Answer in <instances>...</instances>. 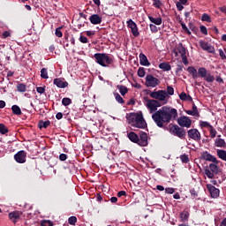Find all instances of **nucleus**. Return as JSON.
<instances>
[{
  "label": "nucleus",
  "mask_w": 226,
  "mask_h": 226,
  "mask_svg": "<svg viewBox=\"0 0 226 226\" xmlns=\"http://www.w3.org/2000/svg\"><path fill=\"white\" fill-rule=\"evenodd\" d=\"M177 124L182 126V128H190L192 126V119L186 116L180 117L177 119Z\"/></svg>",
  "instance_id": "9"
},
{
  "label": "nucleus",
  "mask_w": 226,
  "mask_h": 226,
  "mask_svg": "<svg viewBox=\"0 0 226 226\" xmlns=\"http://www.w3.org/2000/svg\"><path fill=\"white\" fill-rule=\"evenodd\" d=\"M185 113H187L188 116H193V117H200V113H199V109L195 104L192 105V110H185Z\"/></svg>",
  "instance_id": "20"
},
{
  "label": "nucleus",
  "mask_w": 226,
  "mask_h": 226,
  "mask_svg": "<svg viewBox=\"0 0 226 226\" xmlns=\"http://www.w3.org/2000/svg\"><path fill=\"white\" fill-rule=\"evenodd\" d=\"M127 27L131 29V33L135 38L140 34L139 32V27L137 26V23H135L132 19L127 20Z\"/></svg>",
  "instance_id": "8"
},
{
  "label": "nucleus",
  "mask_w": 226,
  "mask_h": 226,
  "mask_svg": "<svg viewBox=\"0 0 226 226\" xmlns=\"http://www.w3.org/2000/svg\"><path fill=\"white\" fill-rule=\"evenodd\" d=\"M208 170L214 172V174H218L220 172V168H218V163H210L208 166Z\"/></svg>",
  "instance_id": "24"
},
{
  "label": "nucleus",
  "mask_w": 226,
  "mask_h": 226,
  "mask_svg": "<svg viewBox=\"0 0 226 226\" xmlns=\"http://www.w3.org/2000/svg\"><path fill=\"white\" fill-rule=\"evenodd\" d=\"M126 195V192L124 191H120L117 192V197H124Z\"/></svg>",
  "instance_id": "64"
},
{
  "label": "nucleus",
  "mask_w": 226,
  "mask_h": 226,
  "mask_svg": "<svg viewBox=\"0 0 226 226\" xmlns=\"http://www.w3.org/2000/svg\"><path fill=\"white\" fill-rule=\"evenodd\" d=\"M174 192H176V189H174L172 187H168L165 189V193H169L170 195H172V193H174Z\"/></svg>",
  "instance_id": "53"
},
{
  "label": "nucleus",
  "mask_w": 226,
  "mask_h": 226,
  "mask_svg": "<svg viewBox=\"0 0 226 226\" xmlns=\"http://www.w3.org/2000/svg\"><path fill=\"white\" fill-rule=\"evenodd\" d=\"M187 72L192 76V79H199V73L197 72V69H195V67H188Z\"/></svg>",
  "instance_id": "25"
},
{
  "label": "nucleus",
  "mask_w": 226,
  "mask_h": 226,
  "mask_svg": "<svg viewBox=\"0 0 226 226\" xmlns=\"http://www.w3.org/2000/svg\"><path fill=\"white\" fill-rule=\"evenodd\" d=\"M189 139L195 140V142H200V132L197 129H191L187 132Z\"/></svg>",
  "instance_id": "10"
},
{
  "label": "nucleus",
  "mask_w": 226,
  "mask_h": 226,
  "mask_svg": "<svg viewBox=\"0 0 226 226\" xmlns=\"http://www.w3.org/2000/svg\"><path fill=\"white\" fill-rule=\"evenodd\" d=\"M186 3H188V0H179L176 3V6L178 11H183V10L185 9V6H183V4H186Z\"/></svg>",
  "instance_id": "28"
},
{
  "label": "nucleus",
  "mask_w": 226,
  "mask_h": 226,
  "mask_svg": "<svg viewBox=\"0 0 226 226\" xmlns=\"http://www.w3.org/2000/svg\"><path fill=\"white\" fill-rule=\"evenodd\" d=\"M200 125L201 128H207V130H209V128L212 126L208 122L206 121H200Z\"/></svg>",
  "instance_id": "43"
},
{
  "label": "nucleus",
  "mask_w": 226,
  "mask_h": 226,
  "mask_svg": "<svg viewBox=\"0 0 226 226\" xmlns=\"http://www.w3.org/2000/svg\"><path fill=\"white\" fill-rule=\"evenodd\" d=\"M207 75V70L204 67H201L198 70V77L200 76L201 79H205V77Z\"/></svg>",
  "instance_id": "32"
},
{
  "label": "nucleus",
  "mask_w": 226,
  "mask_h": 226,
  "mask_svg": "<svg viewBox=\"0 0 226 226\" xmlns=\"http://www.w3.org/2000/svg\"><path fill=\"white\" fill-rule=\"evenodd\" d=\"M154 1V6L155 8H160L162 6V2L160 0H153Z\"/></svg>",
  "instance_id": "58"
},
{
  "label": "nucleus",
  "mask_w": 226,
  "mask_h": 226,
  "mask_svg": "<svg viewBox=\"0 0 226 226\" xmlns=\"http://www.w3.org/2000/svg\"><path fill=\"white\" fill-rule=\"evenodd\" d=\"M138 145L141 146L142 147L147 146V133L140 132L139 138L138 139Z\"/></svg>",
  "instance_id": "14"
},
{
  "label": "nucleus",
  "mask_w": 226,
  "mask_h": 226,
  "mask_svg": "<svg viewBox=\"0 0 226 226\" xmlns=\"http://www.w3.org/2000/svg\"><path fill=\"white\" fill-rule=\"evenodd\" d=\"M0 133L2 135H6V133H8V128H6L4 124H0Z\"/></svg>",
  "instance_id": "42"
},
{
  "label": "nucleus",
  "mask_w": 226,
  "mask_h": 226,
  "mask_svg": "<svg viewBox=\"0 0 226 226\" xmlns=\"http://www.w3.org/2000/svg\"><path fill=\"white\" fill-rule=\"evenodd\" d=\"M11 110H12V114H15V116L22 115V109H20V107H19L18 105H12Z\"/></svg>",
  "instance_id": "30"
},
{
  "label": "nucleus",
  "mask_w": 226,
  "mask_h": 226,
  "mask_svg": "<svg viewBox=\"0 0 226 226\" xmlns=\"http://www.w3.org/2000/svg\"><path fill=\"white\" fill-rule=\"evenodd\" d=\"M145 86L147 87H157V86H160V79L152 74H148L145 78Z\"/></svg>",
  "instance_id": "5"
},
{
  "label": "nucleus",
  "mask_w": 226,
  "mask_h": 226,
  "mask_svg": "<svg viewBox=\"0 0 226 226\" xmlns=\"http://www.w3.org/2000/svg\"><path fill=\"white\" fill-rule=\"evenodd\" d=\"M207 189L208 190L212 199H218V197H220V189L215 187V185L207 184Z\"/></svg>",
  "instance_id": "11"
},
{
  "label": "nucleus",
  "mask_w": 226,
  "mask_h": 226,
  "mask_svg": "<svg viewBox=\"0 0 226 226\" xmlns=\"http://www.w3.org/2000/svg\"><path fill=\"white\" fill-rule=\"evenodd\" d=\"M208 132H209L210 137L212 139H215L216 137V134L218 133V132H216V129H215V127H213V125L208 128Z\"/></svg>",
  "instance_id": "35"
},
{
  "label": "nucleus",
  "mask_w": 226,
  "mask_h": 226,
  "mask_svg": "<svg viewBox=\"0 0 226 226\" xmlns=\"http://www.w3.org/2000/svg\"><path fill=\"white\" fill-rule=\"evenodd\" d=\"M128 139H131L132 142H134L135 144H139V136L137 133L131 132L128 133Z\"/></svg>",
  "instance_id": "26"
},
{
  "label": "nucleus",
  "mask_w": 226,
  "mask_h": 226,
  "mask_svg": "<svg viewBox=\"0 0 226 226\" xmlns=\"http://www.w3.org/2000/svg\"><path fill=\"white\" fill-rule=\"evenodd\" d=\"M177 118V109L164 106L152 115V119L157 124L158 128H163L165 123L176 121Z\"/></svg>",
  "instance_id": "1"
},
{
  "label": "nucleus",
  "mask_w": 226,
  "mask_h": 226,
  "mask_svg": "<svg viewBox=\"0 0 226 226\" xmlns=\"http://www.w3.org/2000/svg\"><path fill=\"white\" fill-rule=\"evenodd\" d=\"M219 56L222 59H226L225 52H223V49H219Z\"/></svg>",
  "instance_id": "61"
},
{
  "label": "nucleus",
  "mask_w": 226,
  "mask_h": 226,
  "mask_svg": "<svg viewBox=\"0 0 226 226\" xmlns=\"http://www.w3.org/2000/svg\"><path fill=\"white\" fill-rule=\"evenodd\" d=\"M79 41H80L81 43H87V41H88L87 37L83 36V35H80V36H79Z\"/></svg>",
  "instance_id": "60"
},
{
  "label": "nucleus",
  "mask_w": 226,
  "mask_h": 226,
  "mask_svg": "<svg viewBox=\"0 0 226 226\" xmlns=\"http://www.w3.org/2000/svg\"><path fill=\"white\" fill-rule=\"evenodd\" d=\"M127 119L130 124H132V126H134L135 128H141L144 129L147 126V124H146V120H144V117H142V115H139L137 113H131Z\"/></svg>",
  "instance_id": "2"
},
{
  "label": "nucleus",
  "mask_w": 226,
  "mask_h": 226,
  "mask_svg": "<svg viewBox=\"0 0 226 226\" xmlns=\"http://www.w3.org/2000/svg\"><path fill=\"white\" fill-rule=\"evenodd\" d=\"M182 57V63H184V64H188V58L186 57V55H184L181 56Z\"/></svg>",
  "instance_id": "63"
},
{
  "label": "nucleus",
  "mask_w": 226,
  "mask_h": 226,
  "mask_svg": "<svg viewBox=\"0 0 226 226\" xmlns=\"http://www.w3.org/2000/svg\"><path fill=\"white\" fill-rule=\"evenodd\" d=\"M36 91L39 94H43L45 93V87H37Z\"/></svg>",
  "instance_id": "50"
},
{
  "label": "nucleus",
  "mask_w": 226,
  "mask_h": 226,
  "mask_svg": "<svg viewBox=\"0 0 226 226\" xmlns=\"http://www.w3.org/2000/svg\"><path fill=\"white\" fill-rule=\"evenodd\" d=\"M181 26H182V29L185 31V33H187V34H191L190 30L188 29V27L185 23H181Z\"/></svg>",
  "instance_id": "54"
},
{
  "label": "nucleus",
  "mask_w": 226,
  "mask_h": 226,
  "mask_svg": "<svg viewBox=\"0 0 226 226\" xmlns=\"http://www.w3.org/2000/svg\"><path fill=\"white\" fill-rule=\"evenodd\" d=\"M67 158H68V155H66V154H61L59 155V161L60 162H66Z\"/></svg>",
  "instance_id": "55"
},
{
  "label": "nucleus",
  "mask_w": 226,
  "mask_h": 226,
  "mask_svg": "<svg viewBox=\"0 0 226 226\" xmlns=\"http://www.w3.org/2000/svg\"><path fill=\"white\" fill-rule=\"evenodd\" d=\"M41 79H49V72L47 71V68H42L41 70Z\"/></svg>",
  "instance_id": "37"
},
{
  "label": "nucleus",
  "mask_w": 226,
  "mask_h": 226,
  "mask_svg": "<svg viewBox=\"0 0 226 226\" xmlns=\"http://www.w3.org/2000/svg\"><path fill=\"white\" fill-rule=\"evenodd\" d=\"M41 226H54V223L51 221H42L41 222Z\"/></svg>",
  "instance_id": "49"
},
{
  "label": "nucleus",
  "mask_w": 226,
  "mask_h": 226,
  "mask_svg": "<svg viewBox=\"0 0 226 226\" xmlns=\"http://www.w3.org/2000/svg\"><path fill=\"white\" fill-rule=\"evenodd\" d=\"M138 76L140 77V79L146 77V70L144 67H139L138 69Z\"/></svg>",
  "instance_id": "39"
},
{
  "label": "nucleus",
  "mask_w": 226,
  "mask_h": 226,
  "mask_svg": "<svg viewBox=\"0 0 226 226\" xmlns=\"http://www.w3.org/2000/svg\"><path fill=\"white\" fill-rule=\"evenodd\" d=\"M170 132L171 135L175 137H178L179 139H183V137L186 136V131L185 129L178 127L177 125H172L170 128Z\"/></svg>",
  "instance_id": "7"
},
{
  "label": "nucleus",
  "mask_w": 226,
  "mask_h": 226,
  "mask_svg": "<svg viewBox=\"0 0 226 226\" xmlns=\"http://www.w3.org/2000/svg\"><path fill=\"white\" fill-rule=\"evenodd\" d=\"M203 160L206 162H212L213 163H218V159L215 157L213 154H209L208 152H203L201 154Z\"/></svg>",
  "instance_id": "15"
},
{
  "label": "nucleus",
  "mask_w": 226,
  "mask_h": 226,
  "mask_svg": "<svg viewBox=\"0 0 226 226\" xmlns=\"http://www.w3.org/2000/svg\"><path fill=\"white\" fill-rule=\"evenodd\" d=\"M150 98H153V100H156L157 102H161L162 105H167L169 103V99L167 98V91L165 90H158V91H153L149 94Z\"/></svg>",
  "instance_id": "4"
},
{
  "label": "nucleus",
  "mask_w": 226,
  "mask_h": 226,
  "mask_svg": "<svg viewBox=\"0 0 226 226\" xmlns=\"http://www.w3.org/2000/svg\"><path fill=\"white\" fill-rule=\"evenodd\" d=\"M216 173H214L213 171H211V170L206 168L204 170V175L207 176V177H208V179H213L215 177V175Z\"/></svg>",
  "instance_id": "31"
},
{
  "label": "nucleus",
  "mask_w": 226,
  "mask_h": 226,
  "mask_svg": "<svg viewBox=\"0 0 226 226\" xmlns=\"http://www.w3.org/2000/svg\"><path fill=\"white\" fill-rule=\"evenodd\" d=\"M149 27L152 33H158V27L155 25L150 24Z\"/></svg>",
  "instance_id": "56"
},
{
  "label": "nucleus",
  "mask_w": 226,
  "mask_h": 226,
  "mask_svg": "<svg viewBox=\"0 0 226 226\" xmlns=\"http://www.w3.org/2000/svg\"><path fill=\"white\" fill-rule=\"evenodd\" d=\"M204 80L207 82H215V76L211 75V73H207L204 77Z\"/></svg>",
  "instance_id": "38"
},
{
  "label": "nucleus",
  "mask_w": 226,
  "mask_h": 226,
  "mask_svg": "<svg viewBox=\"0 0 226 226\" xmlns=\"http://www.w3.org/2000/svg\"><path fill=\"white\" fill-rule=\"evenodd\" d=\"M218 138L215 140V147H225L226 142L225 139H221L222 135H218Z\"/></svg>",
  "instance_id": "22"
},
{
  "label": "nucleus",
  "mask_w": 226,
  "mask_h": 226,
  "mask_svg": "<svg viewBox=\"0 0 226 226\" xmlns=\"http://www.w3.org/2000/svg\"><path fill=\"white\" fill-rule=\"evenodd\" d=\"M167 98H170V96H174V87L168 86L166 89Z\"/></svg>",
  "instance_id": "34"
},
{
  "label": "nucleus",
  "mask_w": 226,
  "mask_h": 226,
  "mask_svg": "<svg viewBox=\"0 0 226 226\" xmlns=\"http://www.w3.org/2000/svg\"><path fill=\"white\" fill-rule=\"evenodd\" d=\"M17 89H18V91L19 92V93H26V85H24V84H19L18 86H17Z\"/></svg>",
  "instance_id": "44"
},
{
  "label": "nucleus",
  "mask_w": 226,
  "mask_h": 226,
  "mask_svg": "<svg viewBox=\"0 0 226 226\" xmlns=\"http://www.w3.org/2000/svg\"><path fill=\"white\" fill-rule=\"evenodd\" d=\"M200 46L202 49V50H206L207 52H209V54H215V48L211 46L209 43L200 41Z\"/></svg>",
  "instance_id": "13"
},
{
  "label": "nucleus",
  "mask_w": 226,
  "mask_h": 226,
  "mask_svg": "<svg viewBox=\"0 0 226 226\" xmlns=\"http://www.w3.org/2000/svg\"><path fill=\"white\" fill-rule=\"evenodd\" d=\"M9 218L10 220H11V222H13V223H17V222L20 220V212L19 211L11 212L9 214Z\"/></svg>",
  "instance_id": "19"
},
{
  "label": "nucleus",
  "mask_w": 226,
  "mask_h": 226,
  "mask_svg": "<svg viewBox=\"0 0 226 226\" xmlns=\"http://www.w3.org/2000/svg\"><path fill=\"white\" fill-rule=\"evenodd\" d=\"M48 126H50V121H41L39 123V128H48Z\"/></svg>",
  "instance_id": "40"
},
{
  "label": "nucleus",
  "mask_w": 226,
  "mask_h": 226,
  "mask_svg": "<svg viewBox=\"0 0 226 226\" xmlns=\"http://www.w3.org/2000/svg\"><path fill=\"white\" fill-rule=\"evenodd\" d=\"M54 84L55 86H56V87H59L60 89H64V87H68V82L64 81L61 78L55 79Z\"/></svg>",
  "instance_id": "17"
},
{
  "label": "nucleus",
  "mask_w": 226,
  "mask_h": 226,
  "mask_svg": "<svg viewBox=\"0 0 226 226\" xmlns=\"http://www.w3.org/2000/svg\"><path fill=\"white\" fill-rule=\"evenodd\" d=\"M200 33H202V34H207V28L206 26H200Z\"/></svg>",
  "instance_id": "59"
},
{
  "label": "nucleus",
  "mask_w": 226,
  "mask_h": 226,
  "mask_svg": "<svg viewBox=\"0 0 226 226\" xmlns=\"http://www.w3.org/2000/svg\"><path fill=\"white\" fill-rule=\"evenodd\" d=\"M159 68L161 70H162V72H170L171 70V67L170 65L169 64V63H161L159 64Z\"/></svg>",
  "instance_id": "29"
},
{
  "label": "nucleus",
  "mask_w": 226,
  "mask_h": 226,
  "mask_svg": "<svg viewBox=\"0 0 226 226\" xmlns=\"http://www.w3.org/2000/svg\"><path fill=\"white\" fill-rule=\"evenodd\" d=\"M148 19L152 24H155V26H162V19L160 17L154 18L153 16H148Z\"/></svg>",
  "instance_id": "27"
},
{
  "label": "nucleus",
  "mask_w": 226,
  "mask_h": 226,
  "mask_svg": "<svg viewBox=\"0 0 226 226\" xmlns=\"http://www.w3.org/2000/svg\"><path fill=\"white\" fill-rule=\"evenodd\" d=\"M179 98H180V100H182L183 102H185V101L187 100L188 95H186V93L182 92V93L179 94Z\"/></svg>",
  "instance_id": "51"
},
{
  "label": "nucleus",
  "mask_w": 226,
  "mask_h": 226,
  "mask_svg": "<svg viewBox=\"0 0 226 226\" xmlns=\"http://www.w3.org/2000/svg\"><path fill=\"white\" fill-rule=\"evenodd\" d=\"M190 193H191L192 197H193V199L199 197V194L197 193V191H195V189H191Z\"/></svg>",
  "instance_id": "57"
},
{
  "label": "nucleus",
  "mask_w": 226,
  "mask_h": 226,
  "mask_svg": "<svg viewBox=\"0 0 226 226\" xmlns=\"http://www.w3.org/2000/svg\"><path fill=\"white\" fill-rule=\"evenodd\" d=\"M94 57L95 59V63L103 68H107V66H109V64H114V58L109 56L107 53H95Z\"/></svg>",
  "instance_id": "3"
},
{
  "label": "nucleus",
  "mask_w": 226,
  "mask_h": 226,
  "mask_svg": "<svg viewBox=\"0 0 226 226\" xmlns=\"http://www.w3.org/2000/svg\"><path fill=\"white\" fill-rule=\"evenodd\" d=\"M146 107L148 109L150 114H153V112L158 110V107H162V103L154 99H147Z\"/></svg>",
  "instance_id": "6"
},
{
  "label": "nucleus",
  "mask_w": 226,
  "mask_h": 226,
  "mask_svg": "<svg viewBox=\"0 0 226 226\" xmlns=\"http://www.w3.org/2000/svg\"><path fill=\"white\" fill-rule=\"evenodd\" d=\"M217 156L223 162H226V151L225 150H217Z\"/></svg>",
  "instance_id": "33"
},
{
  "label": "nucleus",
  "mask_w": 226,
  "mask_h": 226,
  "mask_svg": "<svg viewBox=\"0 0 226 226\" xmlns=\"http://www.w3.org/2000/svg\"><path fill=\"white\" fill-rule=\"evenodd\" d=\"M26 156L27 154L24 150H21L14 155V159L18 163H26Z\"/></svg>",
  "instance_id": "12"
},
{
  "label": "nucleus",
  "mask_w": 226,
  "mask_h": 226,
  "mask_svg": "<svg viewBox=\"0 0 226 226\" xmlns=\"http://www.w3.org/2000/svg\"><path fill=\"white\" fill-rule=\"evenodd\" d=\"M139 64L141 66H150L151 64L149 63V60H147V56L144 55L143 53L139 54Z\"/></svg>",
  "instance_id": "21"
},
{
  "label": "nucleus",
  "mask_w": 226,
  "mask_h": 226,
  "mask_svg": "<svg viewBox=\"0 0 226 226\" xmlns=\"http://www.w3.org/2000/svg\"><path fill=\"white\" fill-rule=\"evenodd\" d=\"M179 218L180 222H188L190 218V213L186 210H184L182 213H180Z\"/></svg>",
  "instance_id": "23"
},
{
  "label": "nucleus",
  "mask_w": 226,
  "mask_h": 226,
  "mask_svg": "<svg viewBox=\"0 0 226 226\" xmlns=\"http://www.w3.org/2000/svg\"><path fill=\"white\" fill-rule=\"evenodd\" d=\"M56 36L57 38H62L63 37V32H61V28H56L55 32Z\"/></svg>",
  "instance_id": "52"
},
{
  "label": "nucleus",
  "mask_w": 226,
  "mask_h": 226,
  "mask_svg": "<svg viewBox=\"0 0 226 226\" xmlns=\"http://www.w3.org/2000/svg\"><path fill=\"white\" fill-rule=\"evenodd\" d=\"M89 21L94 26H98V24H102V16L98 14H93L89 17Z\"/></svg>",
  "instance_id": "16"
},
{
  "label": "nucleus",
  "mask_w": 226,
  "mask_h": 226,
  "mask_svg": "<svg viewBox=\"0 0 226 226\" xmlns=\"http://www.w3.org/2000/svg\"><path fill=\"white\" fill-rule=\"evenodd\" d=\"M68 223L70 225H75V223H77V217L76 216H71L68 219Z\"/></svg>",
  "instance_id": "46"
},
{
  "label": "nucleus",
  "mask_w": 226,
  "mask_h": 226,
  "mask_svg": "<svg viewBox=\"0 0 226 226\" xmlns=\"http://www.w3.org/2000/svg\"><path fill=\"white\" fill-rule=\"evenodd\" d=\"M3 38H9V36H11V34L10 31H4L2 34Z\"/></svg>",
  "instance_id": "62"
},
{
  "label": "nucleus",
  "mask_w": 226,
  "mask_h": 226,
  "mask_svg": "<svg viewBox=\"0 0 226 226\" xmlns=\"http://www.w3.org/2000/svg\"><path fill=\"white\" fill-rule=\"evenodd\" d=\"M115 98L118 103H124V100H123L119 94H115Z\"/></svg>",
  "instance_id": "48"
},
{
  "label": "nucleus",
  "mask_w": 226,
  "mask_h": 226,
  "mask_svg": "<svg viewBox=\"0 0 226 226\" xmlns=\"http://www.w3.org/2000/svg\"><path fill=\"white\" fill-rule=\"evenodd\" d=\"M119 89V93L120 94H122V96H124V94H126V93H128V88L123 85L117 87Z\"/></svg>",
  "instance_id": "36"
},
{
  "label": "nucleus",
  "mask_w": 226,
  "mask_h": 226,
  "mask_svg": "<svg viewBox=\"0 0 226 226\" xmlns=\"http://www.w3.org/2000/svg\"><path fill=\"white\" fill-rule=\"evenodd\" d=\"M72 103V99L65 97L62 100V105H64V107H68V105H71Z\"/></svg>",
  "instance_id": "41"
},
{
  "label": "nucleus",
  "mask_w": 226,
  "mask_h": 226,
  "mask_svg": "<svg viewBox=\"0 0 226 226\" xmlns=\"http://www.w3.org/2000/svg\"><path fill=\"white\" fill-rule=\"evenodd\" d=\"M180 160L183 163H188L190 162V159L188 158V155H186V154L181 155Z\"/></svg>",
  "instance_id": "47"
},
{
  "label": "nucleus",
  "mask_w": 226,
  "mask_h": 226,
  "mask_svg": "<svg viewBox=\"0 0 226 226\" xmlns=\"http://www.w3.org/2000/svg\"><path fill=\"white\" fill-rule=\"evenodd\" d=\"M202 22H211V17H209L207 14L204 13L201 16Z\"/></svg>",
  "instance_id": "45"
},
{
  "label": "nucleus",
  "mask_w": 226,
  "mask_h": 226,
  "mask_svg": "<svg viewBox=\"0 0 226 226\" xmlns=\"http://www.w3.org/2000/svg\"><path fill=\"white\" fill-rule=\"evenodd\" d=\"M176 56L180 54L181 56H186V48L183 46V43H179L178 46L174 50Z\"/></svg>",
  "instance_id": "18"
}]
</instances>
